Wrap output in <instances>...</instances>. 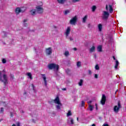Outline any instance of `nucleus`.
Listing matches in <instances>:
<instances>
[{
    "label": "nucleus",
    "instance_id": "obj_48",
    "mask_svg": "<svg viewBox=\"0 0 126 126\" xmlns=\"http://www.w3.org/2000/svg\"><path fill=\"white\" fill-rule=\"evenodd\" d=\"M73 50H74V51H77V48L74 47V48H73Z\"/></svg>",
    "mask_w": 126,
    "mask_h": 126
},
{
    "label": "nucleus",
    "instance_id": "obj_53",
    "mask_svg": "<svg viewBox=\"0 0 126 126\" xmlns=\"http://www.w3.org/2000/svg\"><path fill=\"white\" fill-rule=\"evenodd\" d=\"M12 126H15V124H13Z\"/></svg>",
    "mask_w": 126,
    "mask_h": 126
},
{
    "label": "nucleus",
    "instance_id": "obj_8",
    "mask_svg": "<svg viewBox=\"0 0 126 126\" xmlns=\"http://www.w3.org/2000/svg\"><path fill=\"white\" fill-rule=\"evenodd\" d=\"M106 95H105V94H102L101 99L100 101V103L101 104V105H102V106H104V105L106 104Z\"/></svg>",
    "mask_w": 126,
    "mask_h": 126
},
{
    "label": "nucleus",
    "instance_id": "obj_31",
    "mask_svg": "<svg viewBox=\"0 0 126 126\" xmlns=\"http://www.w3.org/2000/svg\"><path fill=\"white\" fill-rule=\"evenodd\" d=\"M66 72L67 74H69V73H70V69H66Z\"/></svg>",
    "mask_w": 126,
    "mask_h": 126
},
{
    "label": "nucleus",
    "instance_id": "obj_54",
    "mask_svg": "<svg viewBox=\"0 0 126 126\" xmlns=\"http://www.w3.org/2000/svg\"><path fill=\"white\" fill-rule=\"evenodd\" d=\"M77 121H78V117L77 118Z\"/></svg>",
    "mask_w": 126,
    "mask_h": 126
},
{
    "label": "nucleus",
    "instance_id": "obj_17",
    "mask_svg": "<svg viewBox=\"0 0 126 126\" xmlns=\"http://www.w3.org/2000/svg\"><path fill=\"white\" fill-rule=\"evenodd\" d=\"M109 12H110V13H112V12L114 11V9H113V7L111 5H109Z\"/></svg>",
    "mask_w": 126,
    "mask_h": 126
},
{
    "label": "nucleus",
    "instance_id": "obj_33",
    "mask_svg": "<svg viewBox=\"0 0 126 126\" xmlns=\"http://www.w3.org/2000/svg\"><path fill=\"white\" fill-rule=\"evenodd\" d=\"M2 63H6V60H5V59H3L2 60Z\"/></svg>",
    "mask_w": 126,
    "mask_h": 126
},
{
    "label": "nucleus",
    "instance_id": "obj_36",
    "mask_svg": "<svg viewBox=\"0 0 126 126\" xmlns=\"http://www.w3.org/2000/svg\"><path fill=\"white\" fill-rule=\"evenodd\" d=\"M10 77L12 79H14V75L12 74H10Z\"/></svg>",
    "mask_w": 126,
    "mask_h": 126
},
{
    "label": "nucleus",
    "instance_id": "obj_19",
    "mask_svg": "<svg viewBox=\"0 0 126 126\" xmlns=\"http://www.w3.org/2000/svg\"><path fill=\"white\" fill-rule=\"evenodd\" d=\"M27 75H28V76H29V78H30V79H33V77H32V74H31V73H30V72L27 73Z\"/></svg>",
    "mask_w": 126,
    "mask_h": 126
},
{
    "label": "nucleus",
    "instance_id": "obj_7",
    "mask_svg": "<svg viewBox=\"0 0 126 126\" xmlns=\"http://www.w3.org/2000/svg\"><path fill=\"white\" fill-rule=\"evenodd\" d=\"M45 53L46 56H51L53 54V50L51 47H48L45 49Z\"/></svg>",
    "mask_w": 126,
    "mask_h": 126
},
{
    "label": "nucleus",
    "instance_id": "obj_2",
    "mask_svg": "<svg viewBox=\"0 0 126 126\" xmlns=\"http://www.w3.org/2000/svg\"><path fill=\"white\" fill-rule=\"evenodd\" d=\"M48 67L49 69H56L58 71L60 68V66L56 63H51L48 64Z\"/></svg>",
    "mask_w": 126,
    "mask_h": 126
},
{
    "label": "nucleus",
    "instance_id": "obj_40",
    "mask_svg": "<svg viewBox=\"0 0 126 126\" xmlns=\"http://www.w3.org/2000/svg\"><path fill=\"white\" fill-rule=\"evenodd\" d=\"M89 74H90V75H91V74H92V72L90 70H89Z\"/></svg>",
    "mask_w": 126,
    "mask_h": 126
},
{
    "label": "nucleus",
    "instance_id": "obj_3",
    "mask_svg": "<svg viewBox=\"0 0 126 126\" xmlns=\"http://www.w3.org/2000/svg\"><path fill=\"white\" fill-rule=\"evenodd\" d=\"M118 106L115 105L114 107L113 111L114 112H115V113H119V111H120V109L122 108V105H121V101H119L118 102Z\"/></svg>",
    "mask_w": 126,
    "mask_h": 126
},
{
    "label": "nucleus",
    "instance_id": "obj_56",
    "mask_svg": "<svg viewBox=\"0 0 126 126\" xmlns=\"http://www.w3.org/2000/svg\"><path fill=\"white\" fill-rule=\"evenodd\" d=\"M3 71H4V70H3Z\"/></svg>",
    "mask_w": 126,
    "mask_h": 126
},
{
    "label": "nucleus",
    "instance_id": "obj_51",
    "mask_svg": "<svg viewBox=\"0 0 126 126\" xmlns=\"http://www.w3.org/2000/svg\"><path fill=\"white\" fill-rule=\"evenodd\" d=\"M32 88H34V85L33 84H32Z\"/></svg>",
    "mask_w": 126,
    "mask_h": 126
},
{
    "label": "nucleus",
    "instance_id": "obj_49",
    "mask_svg": "<svg viewBox=\"0 0 126 126\" xmlns=\"http://www.w3.org/2000/svg\"><path fill=\"white\" fill-rule=\"evenodd\" d=\"M113 59L114 61H116V57L115 56H113Z\"/></svg>",
    "mask_w": 126,
    "mask_h": 126
},
{
    "label": "nucleus",
    "instance_id": "obj_46",
    "mask_svg": "<svg viewBox=\"0 0 126 126\" xmlns=\"http://www.w3.org/2000/svg\"><path fill=\"white\" fill-rule=\"evenodd\" d=\"M25 26L27 27L28 26V24L27 23H25Z\"/></svg>",
    "mask_w": 126,
    "mask_h": 126
},
{
    "label": "nucleus",
    "instance_id": "obj_18",
    "mask_svg": "<svg viewBox=\"0 0 126 126\" xmlns=\"http://www.w3.org/2000/svg\"><path fill=\"white\" fill-rule=\"evenodd\" d=\"M97 50L98 52H102V45H99L97 48Z\"/></svg>",
    "mask_w": 126,
    "mask_h": 126
},
{
    "label": "nucleus",
    "instance_id": "obj_45",
    "mask_svg": "<svg viewBox=\"0 0 126 126\" xmlns=\"http://www.w3.org/2000/svg\"><path fill=\"white\" fill-rule=\"evenodd\" d=\"M28 20H27V19L24 20V23H25V22H27Z\"/></svg>",
    "mask_w": 126,
    "mask_h": 126
},
{
    "label": "nucleus",
    "instance_id": "obj_15",
    "mask_svg": "<svg viewBox=\"0 0 126 126\" xmlns=\"http://www.w3.org/2000/svg\"><path fill=\"white\" fill-rule=\"evenodd\" d=\"M36 10L32 9L31 10L30 12L32 15H35V14H36Z\"/></svg>",
    "mask_w": 126,
    "mask_h": 126
},
{
    "label": "nucleus",
    "instance_id": "obj_26",
    "mask_svg": "<svg viewBox=\"0 0 126 126\" xmlns=\"http://www.w3.org/2000/svg\"><path fill=\"white\" fill-rule=\"evenodd\" d=\"M77 66H78V67H80L81 66V62H78L77 63Z\"/></svg>",
    "mask_w": 126,
    "mask_h": 126
},
{
    "label": "nucleus",
    "instance_id": "obj_37",
    "mask_svg": "<svg viewBox=\"0 0 126 126\" xmlns=\"http://www.w3.org/2000/svg\"><path fill=\"white\" fill-rule=\"evenodd\" d=\"M78 1H80V0H73V2H78Z\"/></svg>",
    "mask_w": 126,
    "mask_h": 126
},
{
    "label": "nucleus",
    "instance_id": "obj_14",
    "mask_svg": "<svg viewBox=\"0 0 126 126\" xmlns=\"http://www.w3.org/2000/svg\"><path fill=\"white\" fill-rule=\"evenodd\" d=\"M67 0H57V1L59 3H60L61 4H63L65 1H66Z\"/></svg>",
    "mask_w": 126,
    "mask_h": 126
},
{
    "label": "nucleus",
    "instance_id": "obj_11",
    "mask_svg": "<svg viewBox=\"0 0 126 126\" xmlns=\"http://www.w3.org/2000/svg\"><path fill=\"white\" fill-rule=\"evenodd\" d=\"M41 76L44 81V84H45V86H46V87H47V86L48 85V84L47 83V77H46V74H41Z\"/></svg>",
    "mask_w": 126,
    "mask_h": 126
},
{
    "label": "nucleus",
    "instance_id": "obj_16",
    "mask_svg": "<svg viewBox=\"0 0 126 126\" xmlns=\"http://www.w3.org/2000/svg\"><path fill=\"white\" fill-rule=\"evenodd\" d=\"M87 17H88V15H85L83 18V23H85L86 22V20H87Z\"/></svg>",
    "mask_w": 126,
    "mask_h": 126
},
{
    "label": "nucleus",
    "instance_id": "obj_13",
    "mask_svg": "<svg viewBox=\"0 0 126 126\" xmlns=\"http://www.w3.org/2000/svg\"><path fill=\"white\" fill-rule=\"evenodd\" d=\"M95 50H96V47L93 46L92 48L90 49V53H93V52H95Z\"/></svg>",
    "mask_w": 126,
    "mask_h": 126
},
{
    "label": "nucleus",
    "instance_id": "obj_58",
    "mask_svg": "<svg viewBox=\"0 0 126 126\" xmlns=\"http://www.w3.org/2000/svg\"><path fill=\"white\" fill-rule=\"evenodd\" d=\"M125 1H126V0H125Z\"/></svg>",
    "mask_w": 126,
    "mask_h": 126
},
{
    "label": "nucleus",
    "instance_id": "obj_47",
    "mask_svg": "<svg viewBox=\"0 0 126 126\" xmlns=\"http://www.w3.org/2000/svg\"><path fill=\"white\" fill-rule=\"evenodd\" d=\"M102 126H109V125L105 124L103 125Z\"/></svg>",
    "mask_w": 126,
    "mask_h": 126
},
{
    "label": "nucleus",
    "instance_id": "obj_30",
    "mask_svg": "<svg viewBox=\"0 0 126 126\" xmlns=\"http://www.w3.org/2000/svg\"><path fill=\"white\" fill-rule=\"evenodd\" d=\"M69 12H69V10H65L64 14L65 15H66V14L69 13Z\"/></svg>",
    "mask_w": 126,
    "mask_h": 126
},
{
    "label": "nucleus",
    "instance_id": "obj_25",
    "mask_svg": "<svg viewBox=\"0 0 126 126\" xmlns=\"http://www.w3.org/2000/svg\"><path fill=\"white\" fill-rule=\"evenodd\" d=\"M102 25L101 24H99L98 25V30L99 31H102Z\"/></svg>",
    "mask_w": 126,
    "mask_h": 126
},
{
    "label": "nucleus",
    "instance_id": "obj_41",
    "mask_svg": "<svg viewBox=\"0 0 126 126\" xmlns=\"http://www.w3.org/2000/svg\"><path fill=\"white\" fill-rule=\"evenodd\" d=\"M94 78H98V75L97 74H95V75H94Z\"/></svg>",
    "mask_w": 126,
    "mask_h": 126
},
{
    "label": "nucleus",
    "instance_id": "obj_10",
    "mask_svg": "<svg viewBox=\"0 0 126 126\" xmlns=\"http://www.w3.org/2000/svg\"><path fill=\"white\" fill-rule=\"evenodd\" d=\"M51 102H54L55 104H60L61 101H60V97L59 96H57L56 98L54 100H51Z\"/></svg>",
    "mask_w": 126,
    "mask_h": 126
},
{
    "label": "nucleus",
    "instance_id": "obj_38",
    "mask_svg": "<svg viewBox=\"0 0 126 126\" xmlns=\"http://www.w3.org/2000/svg\"><path fill=\"white\" fill-rule=\"evenodd\" d=\"M105 9L107 11H108V10H109V7H108V4L106 5Z\"/></svg>",
    "mask_w": 126,
    "mask_h": 126
},
{
    "label": "nucleus",
    "instance_id": "obj_4",
    "mask_svg": "<svg viewBox=\"0 0 126 126\" xmlns=\"http://www.w3.org/2000/svg\"><path fill=\"white\" fill-rule=\"evenodd\" d=\"M26 10V7H23L21 9L19 7H17L15 9V12L17 14H19L20 12H24Z\"/></svg>",
    "mask_w": 126,
    "mask_h": 126
},
{
    "label": "nucleus",
    "instance_id": "obj_52",
    "mask_svg": "<svg viewBox=\"0 0 126 126\" xmlns=\"http://www.w3.org/2000/svg\"><path fill=\"white\" fill-rule=\"evenodd\" d=\"M70 41H72V40H73V39L71 38H70Z\"/></svg>",
    "mask_w": 126,
    "mask_h": 126
},
{
    "label": "nucleus",
    "instance_id": "obj_42",
    "mask_svg": "<svg viewBox=\"0 0 126 126\" xmlns=\"http://www.w3.org/2000/svg\"><path fill=\"white\" fill-rule=\"evenodd\" d=\"M16 125H17V126H20V123H19V122H17V123H16Z\"/></svg>",
    "mask_w": 126,
    "mask_h": 126
},
{
    "label": "nucleus",
    "instance_id": "obj_28",
    "mask_svg": "<svg viewBox=\"0 0 126 126\" xmlns=\"http://www.w3.org/2000/svg\"><path fill=\"white\" fill-rule=\"evenodd\" d=\"M89 109L90 111H91V112H92V111H93V106H92V105H89Z\"/></svg>",
    "mask_w": 126,
    "mask_h": 126
},
{
    "label": "nucleus",
    "instance_id": "obj_34",
    "mask_svg": "<svg viewBox=\"0 0 126 126\" xmlns=\"http://www.w3.org/2000/svg\"><path fill=\"white\" fill-rule=\"evenodd\" d=\"M4 111V109H3V107H1V108H0V112L1 113H3V111Z\"/></svg>",
    "mask_w": 126,
    "mask_h": 126
},
{
    "label": "nucleus",
    "instance_id": "obj_29",
    "mask_svg": "<svg viewBox=\"0 0 126 126\" xmlns=\"http://www.w3.org/2000/svg\"><path fill=\"white\" fill-rule=\"evenodd\" d=\"M72 114H71V111L70 110H69L68 111V113H67V116L68 117L69 116H71Z\"/></svg>",
    "mask_w": 126,
    "mask_h": 126
},
{
    "label": "nucleus",
    "instance_id": "obj_27",
    "mask_svg": "<svg viewBox=\"0 0 126 126\" xmlns=\"http://www.w3.org/2000/svg\"><path fill=\"white\" fill-rule=\"evenodd\" d=\"M95 68L96 70H99V69H100V67L99 66V65L98 64L95 65Z\"/></svg>",
    "mask_w": 126,
    "mask_h": 126
},
{
    "label": "nucleus",
    "instance_id": "obj_35",
    "mask_svg": "<svg viewBox=\"0 0 126 126\" xmlns=\"http://www.w3.org/2000/svg\"><path fill=\"white\" fill-rule=\"evenodd\" d=\"M70 123L71 125H73V124H74V123L73 122V119L70 118Z\"/></svg>",
    "mask_w": 126,
    "mask_h": 126
},
{
    "label": "nucleus",
    "instance_id": "obj_44",
    "mask_svg": "<svg viewBox=\"0 0 126 126\" xmlns=\"http://www.w3.org/2000/svg\"><path fill=\"white\" fill-rule=\"evenodd\" d=\"M62 90H63V91H66V88H64L62 89Z\"/></svg>",
    "mask_w": 126,
    "mask_h": 126
},
{
    "label": "nucleus",
    "instance_id": "obj_20",
    "mask_svg": "<svg viewBox=\"0 0 126 126\" xmlns=\"http://www.w3.org/2000/svg\"><path fill=\"white\" fill-rule=\"evenodd\" d=\"M120 64V63H119V61L118 60L116 61V64L115 65V68H118V66H119V64Z\"/></svg>",
    "mask_w": 126,
    "mask_h": 126
},
{
    "label": "nucleus",
    "instance_id": "obj_1",
    "mask_svg": "<svg viewBox=\"0 0 126 126\" xmlns=\"http://www.w3.org/2000/svg\"><path fill=\"white\" fill-rule=\"evenodd\" d=\"M0 81L4 83V85H6L7 83V76L6 74H4L2 75L1 72L0 71Z\"/></svg>",
    "mask_w": 126,
    "mask_h": 126
},
{
    "label": "nucleus",
    "instance_id": "obj_5",
    "mask_svg": "<svg viewBox=\"0 0 126 126\" xmlns=\"http://www.w3.org/2000/svg\"><path fill=\"white\" fill-rule=\"evenodd\" d=\"M76 22H77V16H75L70 20L69 23L71 25H76Z\"/></svg>",
    "mask_w": 126,
    "mask_h": 126
},
{
    "label": "nucleus",
    "instance_id": "obj_21",
    "mask_svg": "<svg viewBox=\"0 0 126 126\" xmlns=\"http://www.w3.org/2000/svg\"><path fill=\"white\" fill-rule=\"evenodd\" d=\"M62 106V104L60 103V104L56 105V108L57 110H61V106Z\"/></svg>",
    "mask_w": 126,
    "mask_h": 126
},
{
    "label": "nucleus",
    "instance_id": "obj_23",
    "mask_svg": "<svg viewBox=\"0 0 126 126\" xmlns=\"http://www.w3.org/2000/svg\"><path fill=\"white\" fill-rule=\"evenodd\" d=\"M82 84H83V80L81 79L80 80V82L78 83L79 86H82Z\"/></svg>",
    "mask_w": 126,
    "mask_h": 126
},
{
    "label": "nucleus",
    "instance_id": "obj_22",
    "mask_svg": "<svg viewBox=\"0 0 126 126\" xmlns=\"http://www.w3.org/2000/svg\"><path fill=\"white\" fill-rule=\"evenodd\" d=\"M64 55L65 57H68V56H69V52H68V51H65Z\"/></svg>",
    "mask_w": 126,
    "mask_h": 126
},
{
    "label": "nucleus",
    "instance_id": "obj_32",
    "mask_svg": "<svg viewBox=\"0 0 126 126\" xmlns=\"http://www.w3.org/2000/svg\"><path fill=\"white\" fill-rule=\"evenodd\" d=\"M84 106H85V102L82 101L81 102V107H84Z\"/></svg>",
    "mask_w": 126,
    "mask_h": 126
},
{
    "label": "nucleus",
    "instance_id": "obj_39",
    "mask_svg": "<svg viewBox=\"0 0 126 126\" xmlns=\"http://www.w3.org/2000/svg\"><path fill=\"white\" fill-rule=\"evenodd\" d=\"M13 117V113L12 112H10V117L12 118Z\"/></svg>",
    "mask_w": 126,
    "mask_h": 126
},
{
    "label": "nucleus",
    "instance_id": "obj_55",
    "mask_svg": "<svg viewBox=\"0 0 126 126\" xmlns=\"http://www.w3.org/2000/svg\"><path fill=\"white\" fill-rule=\"evenodd\" d=\"M88 25H89V26H90V24H89Z\"/></svg>",
    "mask_w": 126,
    "mask_h": 126
},
{
    "label": "nucleus",
    "instance_id": "obj_57",
    "mask_svg": "<svg viewBox=\"0 0 126 126\" xmlns=\"http://www.w3.org/2000/svg\"><path fill=\"white\" fill-rule=\"evenodd\" d=\"M25 94H26V93H25Z\"/></svg>",
    "mask_w": 126,
    "mask_h": 126
},
{
    "label": "nucleus",
    "instance_id": "obj_12",
    "mask_svg": "<svg viewBox=\"0 0 126 126\" xmlns=\"http://www.w3.org/2000/svg\"><path fill=\"white\" fill-rule=\"evenodd\" d=\"M70 34V27H68L65 32V35L66 37Z\"/></svg>",
    "mask_w": 126,
    "mask_h": 126
},
{
    "label": "nucleus",
    "instance_id": "obj_6",
    "mask_svg": "<svg viewBox=\"0 0 126 126\" xmlns=\"http://www.w3.org/2000/svg\"><path fill=\"white\" fill-rule=\"evenodd\" d=\"M109 16H110V14H109V12L104 11L103 14H102V19L105 20H107L108 18H109Z\"/></svg>",
    "mask_w": 126,
    "mask_h": 126
},
{
    "label": "nucleus",
    "instance_id": "obj_24",
    "mask_svg": "<svg viewBox=\"0 0 126 126\" xmlns=\"http://www.w3.org/2000/svg\"><path fill=\"white\" fill-rule=\"evenodd\" d=\"M96 7L95 5H93L92 7L93 12H94L96 10Z\"/></svg>",
    "mask_w": 126,
    "mask_h": 126
},
{
    "label": "nucleus",
    "instance_id": "obj_9",
    "mask_svg": "<svg viewBox=\"0 0 126 126\" xmlns=\"http://www.w3.org/2000/svg\"><path fill=\"white\" fill-rule=\"evenodd\" d=\"M36 10L37 13H43L44 11V9H43V8L40 7V6H36Z\"/></svg>",
    "mask_w": 126,
    "mask_h": 126
},
{
    "label": "nucleus",
    "instance_id": "obj_43",
    "mask_svg": "<svg viewBox=\"0 0 126 126\" xmlns=\"http://www.w3.org/2000/svg\"><path fill=\"white\" fill-rule=\"evenodd\" d=\"M95 108H96V110H98V106L97 105V103H95Z\"/></svg>",
    "mask_w": 126,
    "mask_h": 126
},
{
    "label": "nucleus",
    "instance_id": "obj_50",
    "mask_svg": "<svg viewBox=\"0 0 126 126\" xmlns=\"http://www.w3.org/2000/svg\"><path fill=\"white\" fill-rule=\"evenodd\" d=\"M90 104H91V103H92V100H90V101H89V102Z\"/></svg>",
    "mask_w": 126,
    "mask_h": 126
}]
</instances>
